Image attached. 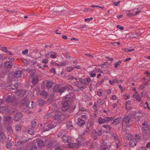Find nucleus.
Wrapping results in <instances>:
<instances>
[{
    "label": "nucleus",
    "mask_w": 150,
    "mask_h": 150,
    "mask_svg": "<svg viewBox=\"0 0 150 150\" xmlns=\"http://www.w3.org/2000/svg\"><path fill=\"white\" fill-rule=\"evenodd\" d=\"M70 95H66L64 96L63 98V100L64 101L62 102V109L63 111H66L69 108V103L68 101L71 98L70 97Z\"/></svg>",
    "instance_id": "1"
},
{
    "label": "nucleus",
    "mask_w": 150,
    "mask_h": 150,
    "mask_svg": "<svg viewBox=\"0 0 150 150\" xmlns=\"http://www.w3.org/2000/svg\"><path fill=\"white\" fill-rule=\"evenodd\" d=\"M27 92L24 90H20L15 93V98L16 99H19L20 97L22 98L25 94Z\"/></svg>",
    "instance_id": "2"
},
{
    "label": "nucleus",
    "mask_w": 150,
    "mask_h": 150,
    "mask_svg": "<svg viewBox=\"0 0 150 150\" xmlns=\"http://www.w3.org/2000/svg\"><path fill=\"white\" fill-rule=\"evenodd\" d=\"M113 119L112 117H108L106 118V119H102L101 117H100L98 120V122L100 124L104 123V122L108 123L110 121H111Z\"/></svg>",
    "instance_id": "3"
},
{
    "label": "nucleus",
    "mask_w": 150,
    "mask_h": 150,
    "mask_svg": "<svg viewBox=\"0 0 150 150\" xmlns=\"http://www.w3.org/2000/svg\"><path fill=\"white\" fill-rule=\"evenodd\" d=\"M23 115L20 112L16 113L13 118V120L16 121H19L22 118Z\"/></svg>",
    "instance_id": "4"
},
{
    "label": "nucleus",
    "mask_w": 150,
    "mask_h": 150,
    "mask_svg": "<svg viewBox=\"0 0 150 150\" xmlns=\"http://www.w3.org/2000/svg\"><path fill=\"white\" fill-rule=\"evenodd\" d=\"M14 99H16L15 96L11 93H10L6 97V101L8 102L12 103Z\"/></svg>",
    "instance_id": "5"
},
{
    "label": "nucleus",
    "mask_w": 150,
    "mask_h": 150,
    "mask_svg": "<svg viewBox=\"0 0 150 150\" xmlns=\"http://www.w3.org/2000/svg\"><path fill=\"white\" fill-rule=\"evenodd\" d=\"M6 137L3 133H0V141L2 143H4L6 142Z\"/></svg>",
    "instance_id": "6"
},
{
    "label": "nucleus",
    "mask_w": 150,
    "mask_h": 150,
    "mask_svg": "<svg viewBox=\"0 0 150 150\" xmlns=\"http://www.w3.org/2000/svg\"><path fill=\"white\" fill-rule=\"evenodd\" d=\"M54 119L56 120L59 121L61 118V112L56 113L53 116Z\"/></svg>",
    "instance_id": "7"
},
{
    "label": "nucleus",
    "mask_w": 150,
    "mask_h": 150,
    "mask_svg": "<svg viewBox=\"0 0 150 150\" xmlns=\"http://www.w3.org/2000/svg\"><path fill=\"white\" fill-rule=\"evenodd\" d=\"M90 81L91 79L89 78H87L86 79H83L82 81V83L84 84V85L87 86L89 84Z\"/></svg>",
    "instance_id": "8"
},
{
    "label": "nucleus",
    "mask_w": 150,
    "mask_h": 150,
    "mask_svg": "<svg viewBox=\"0 0 150 150\" xmlns=\"http://www.w3.org/2000/svg\"><path fill=\"white\" fill-rule=\"evenodd\" d=\"M6 129L8 133L12 134L13 133V129L12 127L9 125H8L6 126Z\"/></svg>",
    "instance_id": "9"
},
{
    "label": "nucleus",
    "mask_w": 150,
    "mask_h": 150,
    "mask_svg": "<svg viewBox=\"0 0 150 150\" xmlns=\"http://www.w3.org/2000/svg\"><path fill=\"white\" fill-rule=\"evenodd\" d=\"M132 139H133L134 141L136 142L137 143L141 139V137L139 135L136 134L132 138Z\"/></svg>",
    "instance_id": "10"
},
{
    "label": "nucleus",
    "mask_w": 150,
    "mask_h": 150,
    "mask_svg": "<svg viewBox=\"0 0 150 150\" xmlns=\"http://www.w3.org/2000/svg\"><path fill=\"white\" fill-rule=\"evenodd\" d=\"M70 138V137L68 136H65L63 135L62 137V139L64 142L65 143L67 142H68Z\"/></svg>",
    "instance_id": "11"
},
{
    "label": "nucleus",
    "mask_w": 150,
    "mask_h": 150,
    "mask_svg": "<svg viewBox=\"0 0 150 150\" xmlns=\"http://www.w3.org/2000/svg\"><path fill=\"white\" fill-rule=\"evenodd\" d=\"M136 144L137 142L132 139L130 140L129 146L131 147H133L135 146L136 145Z\"/></svg>",
    "instance_id": "12"
},
{
    "label": "nucleus",
    "mask_w": 150,
    "mask_h": 150,
    "mask_svg": "<svg viewBox=\"0 0 150 150\" xmlns=\"http://www.w3.org/2000/svg\"><path fill=\"white\" fill-rule=\"evenodd\" d=\"M132 135L131 134L129 133H126L125 135V137L126 139L127 140H130L132 138Z\"/></svg>",
    "instance_id": "13"
},
{
    "label": "nucleus",
    "mask_w": 150,
    "mask_h": 150,
    "mask_svg": "<svg viewBox=\"0 0 150 150\" xmlns=\"http://www.w3.org/2000/svg\"><path fill=\"white\" fill-rule=\"evenodd\" d=\"M131 120L130 118L128 116H126L124 117L123 119V122H125L126 124H129V120Z\"/></svg>",
    "instance_id": "14"
},
{
    "label": "nucleus",
    "mask_w": 150,
    "mask_h": 150,
    "mask_svg": "<svg viewBox=\"0 0 150 150\" xmlns=\"http://www.w3.org/2000/svg\"><path fill=\"white\" fill-rule=\"evenodd\" d=\"M78 121V125L82 126V125L85 124L84 121L81 119L79 118Z\"/></svg>",
    "instance_id": "15"
},
{
    "label": "nucleus",
    "mask_w": 150,
    "mask_h": 150,
    "mask_svg": "<svg viewBox=\"0 0 150 150\" xmlns=\"http://www.w3.org/2000/svg\"><path fill=\"white\" fill-rule=\"evenodd\" d=\"M21 72L19 70L16 71L15 73V76L16 78L20 77L21 76Z\"/></svg>",
    "instance_id": "16"
},
{
    "label": "nucleus",
    "mask_w": 150,
    "mask_h": 150,
    "mask_svg": "<svg viewBox=\"0 0 150 150\" xmlns=\"http://www.w3.org/2000/svg\"><path fill=\"white\" fill-rule=\"evenodd\" d=\"M67 128L69 129H71L73 127L72 123L71 121H68L67 122Z\"/></svg>",
    "instance_id": "17"
},
{
    "label": "nucleus",
    "mask_w": 150,
    "mask_h": 150,
    "mask_svg": "<svg viewBox=\"0 0 150 150\" xmlns=\"http://www.w3.org/2000/svg\"><path fill=\"white\" fill-rule=\"evenodd\" d=\"M12 65L11 62L9 61L6 62L5 64V66L7 68H10L11 67Z\"/></svg>",
    "instance_id": "18"
},
{
    "label": "nucleus",
    "mask_w": 150,
    "mask_h": 150,
    "mask_svg": "<svg viewBox=\"0 0 150 150\" xmlns=\"http://www.w3.org/2000/svg\"><path fill=\"white\" fill-rule=\"evenodd\" d=\"M26 141H25L24 142L23 141H18L16 142L15 143V145L16 147L19 146L21 145L22 144L25 143Z\"/></svg>",
    "instance_id": "19"
},
{
    "label": "nucleus",
    "mask_w": 150,
    "mask_h": 150,
    "mask_svg": "<svg viewBox=\"0 0 150 150\" xmlns=\"http://www.w3.org/2000/svg\"><path fill=\"white\" fill-rule=\"evenodd\" d=\"M21 125L20 124H17L16 126L15 130L16 132H18L21 130Z\"/></svg>",
    "instance_id": "20"
},
{
    "label": "nucleus",
    "mask_w": 150,
    "mask_h": 150,
    "mask_svg": "<svg viewBox=\"0 0 150 150\" xmlns=\"http://www.w3.org/2000/svg\"><path fill=\"white\" fill-rule=\"evenodd\" d=\"M102 129L101 128L99 127L98 128V130L97 131H95L96 133H97V134L99 136L101 135L102 133Z\"/></svg>",
    "instance_id": "21"
},
{
    "label": "nucleus",
    "mask_w": 150,
    "mask_h": 150,
    "mask_svg": "<svg viewBox=\"0 0 150 150\" xmlns=\"http://www.w3.org/2000/svg\"><path fill=\"white\" fill-rule=\"evenodd\" d=\"M9 31L10 30L8 29H0V33L4 34Z\"/></svg>",
    "instance_id": "22"
},
{
    "label": "nucleus",
    "mask_w": 150,
    "mask_h": 150,
    "mask_svg": "<svg viewBox=\"0 0 150 150\" xmlns=\"http://www.w3.org/2000/svg\"><path fill=\"white\" fill-rule=\"evenodd\" d=\"M33 102L32 101L29 102L28 103H27V107L29 108H33Z\"/></svg>",
    "instance_id": "23"
},
{
    "label": "nucleus",
    "mask_w": 150,
    "mask_h": 150,
    "mask_svg": "<svg viewBox=\"0 0 150 150\" xmlns=\"http://www.w3.org/2000/svg\"><path fill=\"white\" fill-rule=\"evenodd\" d=\"M38 146L40 147H42L45 145L44 142L42 140H40L38 143Z\"/></svg>",
    "instance_id": "24"
},
{
    "label": "nucleus",
    "mask_w": 150,
    "mask_h": 150,
    "mask_svg": "<svg viewBox=\"0 0 150 150\" xmlns=\"http://www.w3.org/2000/svg\"><path fill=\"white\" fill-rule=\"evenodd\" d=\"M66 89V88L65 87H61L58 90V92L60 93L61 94L62 93L64 92L65 91Z\"/></svg>",
    "instance_id": "25"
},
{
    "label": "nucleus",
    "mask_w": 150,
    "mask_h": 150,
    "mask_svg": "<svg viewBox=\"0 0 150 150\" xmlns=\"http://www.w3.org/2000/svg\"><path fill=\"white\" fill-rule=\"evenodd\" d=\"M46 87L48 88H50L52 87V83L51 81H48L46 84Z\"/></svg>",
    "instance_id": "26"
},
{
    "label": "nucleus",
    "mask_w": 150,
    "mask_h": 150,
    "mask_svg": "<svg viewBox=\"0 0 150 150\" xmlns=\"http://www.w3.org/2000/svg\"><path fill=\"white\" fill-rule=\"evenodd\" d=\"M148 127L146 126L145 127H143L142 128V131L144 134L146 135L147 134Z\"/></svg>",
    "instance_id": "27"
},
{
    "label": "nucleus",
    "mask_w": 150,
    "mask_h": 150,
    "mask_svg": "<svg viewBox=\"0 0 150 150\" xmlns=\"http://www.w3.org/2000/svg\"><path fill=\"white\" fill-rule=\"evenodd\" d=\"M38 101L39 105L42 106L44 104V100L41 98H39Z\"/></svg>",
    "instance_id": "28"
},
{
    "label": "nucleus",
    "mask_w": 150,
    "mask_h": 150,
    "mask_svg": "<svg viewBox=\"0 0 150 150\" xmlns=\"http://www.w3.org/2000/svg\"><path fill=\"white\" fill-rule=\"evenodd\" d=\"M74 144L73 143L69 142L67 144V147L68 148H73L75 146Z\"/></svg>",
    "instance_id": "29"
},
{
    "label": "nucleus",
    "mask_w": 150,
    "mask_h": 150,
    "mask_svg": "<svg viewBox=\"0 0 150 150\" xmlns=\"http://www.w3.org/2000/svg\"><path fill=\"white\" fill-rule=\"evenodd\" d=\"M11 117L10 116H8L4 118V120L6 122H10L11 120Z\"/></svg>",
    "instance_id": "30"
},
{
    "label": "nucleus",
    "mask_w": 150,
    "mask_h": 150,
    "mask_svg": "<svg viewBox=\"0 0 150 150\" xmlns=\"http://www.w3.org/2000/svg\"><path fill=\"white\" fill-rule=\"evenodd\" d=\"M41 94L42 96H43L44 98H45L47 96V93L45 91H43L41 93Z\"/></svg>",
    "instance_id": "31"
},
{
    "label": "nucleus",
    "mask_w": 150,
    "mask_h": 150,
    "mask_svg": "<svg viewBox=\"0 0 150 150\" xmlns=\"http://www.w3.org/2000/svg\"><path fill=\"white\" fill-rule=\"evenodd\" d=\"M37 126V124L36 122L34 121H32V128H35Z\"/></svg>",
    "instance_id": "32"
},
{
    "label": "nucleus",
    "mask_w": 150,
    "mask_h": 150,
    "mask_svg": "<svg viewBox=\"0 0 150 150\" xmlns=\"http://www.w3.org/2000/svg\"><path fill=\"white\" fill-rule=\"evenodd\" d=\"M12 146L11 143L10 142H7L6 144V146L8 149H9Z\"/></svg>",
    "instance_id": "33"
},
{
    "label": "nucleus",
    "mask_w": 150,
    "mask_h": 150,
    "mask_svg": "<svg viewBox=\"0 0 150 150\" xmlns=\"http://www.w3.org/2000/svg\"><path fill=\"white\" fill-rule=\"evenodd\" d=\"M56 126V125L53 124L52 123H51L48 125V127L50 129H51L54 128Z\"/></svg>",
    "instance_id": "34"
},
{
    "label": "nucleus",
    "mask_w": 150,
    "mask_h": 150,
    "mask_svg": "<svg viewBox=\"0 0 150 150\" xmlns=\"http://www.w3.org/2000/svg\"><path fill=\"white\" fill-rule=\"evenodd\" d=\"M68 64V62L67 61H65L64 62H61L60 63V66H66Z\"/></svg>",
    "instance_id": "35"
},
{
    "label": "nucleus",
    "mask_w": 150,
    "mask_h": 150,
    "mask_svg": "<svg viewBox=\"0 0 150 150\" xmlns=\"http://www.w3.org/2000/svg\"><path fill=\"white\" fill-rule=\"evenodd\" d=\"M111 62L110 63L108 62V61H107L106 62L104 63L103 64H102L100 65V66L101 67H103V66L105 65H107L108 64H110L111 63Z\"/></svg>",
    "instance_id": "36"
},
{
    "label": "nucleus",
    "mask_w": 150,
    "mask_h": 150,
    "mask_svg": "<svg viewBox=\"0 0 150 150\" xmlns=\"http://www.w3.org/2000/svg\"><path fill=\"white\" fill-rule=\"evenodd\" d=\"M74 69L73 67H67L66 69V70L67 72H70L71 71Z\"/></svg>",
    "instance_id": "37"
},
{
    "label": "nucleus",
    "mask_w": 150,
    "mask_h": 150,
    "mask_svg": "<svg viewBox=\"0 0 150 150\" xmlns=\"http://www.w3.org/2000/svg\"><path fill=\"white\" fill-rule=\"evenodd\" d=\"M33 130V129L30 128V129L28 130V133H29L30 134L32 135L33 134V133L34 132Z\"/></svg>",
    "instance_id": "38"
},
{
    "label": "nucleus",
    "mask_w": 150,
    "mask_h": 150,
    "mask_svg": "<svg viewBox=\"0 0 150 150\" xmlns=\"http://www.w3.org/2000/svg\"><path fill=\"white\" fill-rule=\"evenodd\" d=\"M102 142V144L101 145H103L104 146H105L107 147V144L106 142L104 140V139H102L101 141Z\"/></svg>",
    "instance_id": "39"
},
{
    "label": "nucleus",
    "mask_w": 150,
    "mask_h": 150,
    "mask_svg": "<svg viewBox=\"0 0 150 150\" xmlns=\"http://www.w3.org/2000/svg\"><path fill=\"white\" fill-rule=\"evenodd\" d=\"M64 132L63 131H60L58 134V136L59 137H60L62 136L63 137V135H64Z\"/></svg>",
    "instance_id": "40"
},
{
    "label": "nucleus",
    "mask_w": 150,
    "mask_h": 150,
    "mask_svg": "<svg viewBox=\"0 0 150 150\" xmlns=\"http://www.w3.org/2000/svg\"><path fill=\"white\" fill-rule=\"evenodd\" d=\"M97 94L99 96H101L102 95V92L101 90L99 89L97 92Z\"/></svg>",
    "instance_id": "41"
},
{
    "label": "nucleus",
    "mask_w": 150,
    "mask_h": 150,
    "mask_svg": "<svg viewBox=\"0 0 150 150\" xmlns=\"http://www.w3.org/2000/svg\"><path fill=\"white\" fill-rule=\"evenodd\" d=\"M107 147V146H105L101 145L100 148V150H106Z\"/></svg>",
    "instance_id": "42"
},
{
    "label": "nucleus",
    "mask_w": 150,
    "mask_h": 150,
    "mask_svg": "<svg viewBox=\"0 0 150 150\" xmlns=\"http://www.w3.org/2000/svg\"><path fill=\"white\" fill-rule=\"evenodd\" d=\"M1 50H2L6 52H8V51L7 50V48L6 47H3L1 48Z\"/></svg>",
    "instance_id": "43"
},
{
    "label": "nucleus",
    "mask_w": 150,
    "mask_h": 150,
    "mask_svg": "<svg viewBox=\"0 0 150 150\" xmlns=\"http://www.w3.org/2000/svg\"><path fill=\"white\" fill-rule=\"evenodd\" d=\"M97 103H98L100 104L101 105H103L104 103L100 99H98L97 101Z\"/></svg>",
    "instance_id": "44"
},
{
    "label": "nucleus",
    "mask_w": 150,
    "mask_h": 150,
    "mask_svg": "<svg viewBox=\"0 0 150 150\" xmlns=\"http://www.w3.org/2000/svg\"><path fill=\"white\" fill-rule=\"evenodd\" d=\"M120 120L118 118L115 119V120H114V121L113 122V124H114V122H116L115 125H117L120 122Z\"/></svg>",
    "instance_id": "45"
},
{
    "label": "nucleus",
    "mask_w": 150,
    "mask_h": 150,
    "mask_svg": "<svg viewBox=\"0 0 150 150\" xmlns=\"http://www.w3.org/2000/svg\"><path fill=\"white\" fill-rule=\"evenodd\" d=\"M50 72L51 73H53L54 74H55L56 73L55 69L54 68H52V69L50 70Z\"/></svg>",
    "instance_id": "46"
},
{
    "label": "nucleus",
    "mask_w": 150,
    "mask_h": 150,
    "mask_svg": "<svg viewBox=\"0 0 150 150\" xmlns=\"http://www.w3.org/2000/svg\"><path fill=\"white\" fill-rule=\"evenodd\" d=\"M112 2L115 6H118L119 5V4L120 2V1H119L117 2H114L113 1Z\"/></svg>",
    "instance_id": "47"
},
{
    "label": "nucleus",
    "mask_w": 150,
    "mask_h": 150,
    "mask_svg": "<svg viewBox=\"0 0 150 150\" xmlns=\"http://www.w3.org/2000/svg\"><path fill=\"white\" fill-rule=\"evenodd\" d=\"M103 127L105 128H107V127H109V129H110L111 128V127L110 126V125H103Z\"/></svg>",
    "instance_id": "48"
},
{
    "label": "nucleus",
    "mask_w": 150,
    "mask_h": 150,
    "mask_svg": "<svg viewBox=\"0 0 150 150\" xmlns=\"http://www.w3.org/2000/svg\"><path fill=\"white\" fill-rule=\"evenodd\" d=\"M106 79V78L105 77L103 79H102V81H99L97 83V84H100L101 83H102L104 81V80Z\"/></svg>",
    "instance_id": "49"
},
{
    "label": "nucleus",
    "mask_w": 150,
    "mask_h": 150,
    "mask_svg": "<svg viewBox=\"0 0 150 150\" xmlns=\"http://www.w3.org/2000/svg\"><path fill=\"white\" fill-rule=\"evenodd\" d=\"M42 62L45 64H47L48 62V60L47 59H43L42 60Z\"/></svg>",
    "instance_id": "50"
},
{
    "label": "nucleus",
    "mask_w": 150,
    "mask_h": 150,
    "mask_svg": "<svg viewBox=\"0 0 150 150\" xmlns=\"http://www.w3.org/2000/svg\"><path fill=\"white\" fill-rule=\"evenodd\" d=\"M37 147L36 146H32V148L30 149V150H37Z\"/></svg>",
    "instance_id": "51"
},
{
    "label": "nucleus",
    "mask_w": 150,
    "mask_h": 150,
    "mask_svg": "<svg viewBox=\"0 0 150 150\" xmlns=\"http://www.w3.org/2000/svg\"><path fill=\"white\" fill-rule=\"evenodd\" d=\"M37 79H35L33 78V80L32 81L33 83V84H35L37 83Z\"/></svg>",
    "instance_id": "52"
},
{
    "label": "nucleus",
    "mask_w": 150,
    "mask_h": 150,
    "mask_svg": "<svg viewBox=\"0 0 150 150\" xmlns=\"http://www.w3.org/2000/svg\"><path fill=\"white\" fill-rule=\"evenodd\" d=\"M112 81H113L114 83H119V81L116 79H113Z\"/></svg>",
    "instance_id": "53"
},
{
    "label": "nucleus",
    "mask_w": 150,
    "mask_h": 150,
    "mask_svg": "<svg viewBox=\"0 0 150 150\" xmlns=\"http://www.w3.org/2000/svg\"><path fill=\"white\" fill-rule=\"evenodd\" d=\"M28 50L27 49H26L22 51V53L24 54L27 53L28 52Z\"/></svg>",
    "instance_id": "54"
},
{
    "label": "nucleus",
    "mask_w": 150,
    "mask_h": 150,
    "mask_svg": "<svg viewBox=\"0 0 150 150\" xmlns=\"http://www.w3.org/2000/svg\"><path fill=\"white\" fill-rule=\"evenodd\" d=\"M6 10L8 12L10 13H14V11H12V10H9L8 9H6Z\"/></svg>",
    "instance_id": "55"
},
{
    "label": "nucleus",
    "mask_w": 150,
    "mask_h": 150,
    "mask_svg": "<svg viewBox=\"0 0 150 150\" xmlns=\"http://www.w3.org/2000/svg\"><path fill=\"white\" fill-rule=\"evenodd\" d=\"M93 19V18H85L84 19V20L85 21H90V20Z\"/></svg>",
    "instance_id": "56"
},
{
    "label": "nucleus",
    "mask_w": 150,
    "mask_h": 150,
    "mask_svg": "<svg viewBox=\"0 0 150 150\" xmlns=\"http://www.w3.org/2000/svg\"><path fill=\"white\" fill-rule=\"evenodd\" d=\"M19 85L18 83H16L14 85V87L16 88H17Z\"/></svg>",
    "instance_id": "57"
},
{
    "label": "nucleus",
    "mask_w": 150,
    "mask_h": 150,
    "mask_svg": "<svg viewBox=\"0 0 150 150\" xmlns=\"http://www.w3.org/2000/svg\"><path fill=\"white\" fill-rule=\"evenodd\" d=\"M122 32V31L120 30H117L116 31V33L117 34H120Z\"/></svg>",
    "instance_id": "58"
},
{
    "label": "nucleus",
    "mask_w": 150,
    "mask_h": 150,
    "mask_svg": "<svg viewBox=\"0 0 150 150\" xmlns=\"http://www.w3.org/2000/svg\"><path fill=\"white\" fill-rule=\"evenodd\" d=\"M141 11H137L133 15H134V16L138 15L140 13Z\"/></svg>",
    "instance_id": "59"
},
{
    "label": "nucleus",
    "mask_w": 150,
    "mask_h": 150,
    "mask_svg": "<svg viewBox=\"0 0 150 150\" xmlns=\"http://www.w3.org/2000/svg\"><path fill=\"white\" fill-rule=\"evenodd\" d=\"M116 98L117 97L115 95H113L112 97V100H113L116 99Z\"/></svg>",
    "instance_id": "60"
},
{
    "label": "nucleus",
    "mask_w": 150,
    "mask_h": 150,
    "mask_svg": "<svg viewBox=\"0 0 150 150\" xmlns=\"http://www.w3.org/2000/svg\"><path fill=\"white\" fill-rule=\"evenodd\" d=\"M25 71H27L28 72L30 73V71H33V70L26 69H25Z\"/></svg>",
    "instance_id": "61"
},
{
    "label": "nucleus",
    "mask_w": 150,
    "mask_h": 150,
    "mask_svg": "<svg viewBox=\"0 0 150 150\" xmlns=\"http://www.w3.org/2000/svg\"><path fill=\"white\" fill-rule=\"evenodd\" d=\"M134 15V14H131L130 13H128L127 14V16H134V15Z\"/></svg>",
    "instance_id": "62"
},
{
    "label": "nucleus",
    "mask_w": 150,
    "mask_h": 150,
    "mask_svg": "<svg viewBox=\"0 0 150 150\" xmlns=\"http://www.w3.org/2000/svg\"><path fill=\"white\" fill-rule=\"evenodd\" d=\"M145 88V87L144 85H141L140 86L139 89L141 90H142Z\"/></svg>",
    "instance_id": "63"
},
{
    "label": "nucleus",
    "mask_w": 150,
    "mask_h": 150,
    "mask_svg": "<svg viewBox=\"0 0 150 150\" xmlns=\"http://www.w3.org/2000/svg\"><path fill=\"white\" fill-rule=\"evenodd\" d=\"M146 147L147 148H149L150 147V142L148 143L146 145Z\"/></svg>",
    "instance_id": "64"
}]
</instances>
